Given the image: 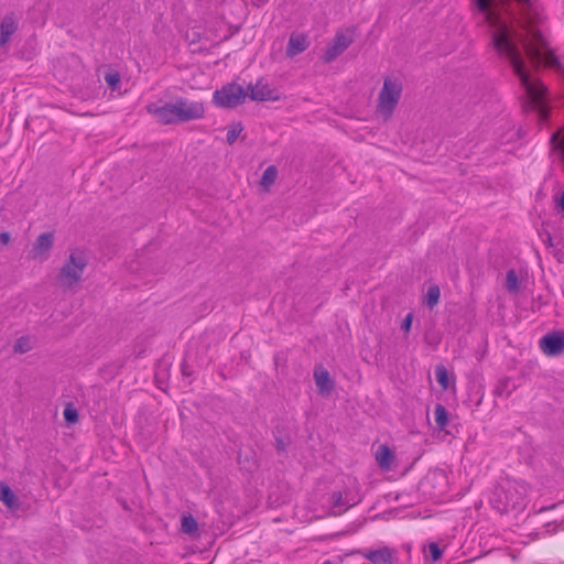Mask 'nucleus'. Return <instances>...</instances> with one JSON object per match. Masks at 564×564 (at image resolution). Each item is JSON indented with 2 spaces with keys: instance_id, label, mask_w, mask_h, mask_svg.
<instances>
[{
  "instance_id": "obj_33",
  "label": "nucleus",
  "mask_w": 564,
  "mask_h": 564,
  "mask_svg": "<svg viewBox=\"0 0 564 564\" xmlns=\"http://www.w3.org/2000/svg\"><path fill=\"white\" fill-rule=\"evenodd\" d=\"M510 133H511V135L508 139H506V140L502 139L501 143H508V142H510L513 139L514 135H518V132H516L513 130H510Z\"/></svg>"
},
{
  "instance_id": "obj_22",
  "label": "nucleus",
  "mask_w": 564,
  "mask_h": 564,
  "mask_svg": "<svg viewBox=\"0 0 564 564\" xmlns=\"http://www.w3.org/2000/svg\"><path fill=\"white\" fill-rule=\"evenodd\" d=\"M33 341L30 337H20L14 344V351L24 354L32 349Z\"/></svg>"
},
{
  "instance_id": "obj_12",
  "label": "nucleus",
  "mask_w": 564,
  "mask_h": 564,
  "mask_svg": "<svg viewBox=\"0 0 564 564\" xmlns=\"http://www.w3.org/2000/svg\"><path fill=\"white\" fill-rule=\"evenodd\" d=\"M376 460L381 469L388 471L394 462V454L387 445H380L376 452Z\"/></svg>"
},
{
  "instance_id": "obj_30",
  "label": "nucleus",
  "mask_w": 564,
  "mask_h": 564,
  "mask_svg": "<svg viewBox=\"0 0 564 564\" xmlns=\"http://www.w3.org/2000/svg\"><path fill=\"white\" fill-rule=\"evenodd\" d=\"M10 239H11V237H10V235L8 232H1L0 234V242L2 245L9 243Z\"/></svg>"
},
{
  "instance_id": "obj_1",
  "label": "nucleus",
  "mask_w": 564,
  "mask_h": 564,
  "mask_svg": "<svg viewBox=\"0 0 564 564\" xmlns=\"http://www.w3.org/2000/svg\"><path fill=\"white\" fill-rule=\"evenodd\" d=\"M479 23L488 26L497 55L510 66H557L541 29L536 0H470Z\"/></svg>"
},
{
  "instance_id": "obj_21",
  "label": "nucleus",
  "mask_w": 564,
  "mask_h": 564,
  "mask_svg": "<svg viewBox=\"0 0 564 564\" xmlns=\"http://www.w3.org/2000/svg\"><path fill=\"white\" fill-rule=\"evenodd\" d=\"M435 377L438 384L446 390L448 388L449 381H448V372L447 369L440 365L435 368Z\"/></svg>"
},
{
  "instance_id": "obj_26",
  "label": "nucleus",
  "mask_w": 564,
  "mask_h": 564,
  "mask_svg": "<svg viewBox=\"0 0 564 564\" xmlns=\"http://www.w3.org/2000/svg\"><path fill=\"white\" fill-rule=\"evenodd\" d=\"M64 419L67 423H76L78 420L77 410L70 405H67L63 412Z\"/></svg>"
},
{
  "instance_id": "obj_13",
  "label": "nucleus",
  "mask_w": 564,
  "mask_h": 564,
  "mask_svg": "<svg viewBox=\"0 0 564 564\" xmlns=\"http://www.w3.org/2000/svg\"><path fill=\"white\" fill-rule=\"evenodd\" d=\"M316 386L321 393H329L333 389V381L326 369L319 367L314 372Z\"/></svg>"
},
{
  "instance_id": "obj_8",
  "label": "nucleus",
  "mask_w": 564,
  "mask_h": 564,
  "mask_svg": "<svg viewBox=\"0 0 564 564\" xmlns=\"http://www.w3.org/2000/svg\"><path fill=\"white\" fill-rule=\"evenodd\" d=\"M247 93L248 97L254 101H274L280 98L279 91L271 88L269 83L263 78L258 79L256 84H250Z\"/></svg>"
},
{
  "instance_id": "obj_29",
  "label": "nucleus",
  "mask_w": 564,
  "mask_h": 564,
  "mask_svg": "<svg viewBox=\"0 0 564 564\" xmlns=\"http://www.w3.org/2000/svg\"><path fill=\"white\" fill-rule=\"evenodd\" d=\"M333 500H334L335 506L338 508L348 509L349 507H351L354 505V502L344 501L343 495L340 492H334Z\"/></svg>"
},
{
  "instance_id": "obj_18",
  "label": "nucleus",
  "mask_w": 564,
  "mask_h": 564,
  "mask_svg": "<svg viewBox=\"0 0 564 564\" xmlns=\"http://www.w3.org/2000/svg\"><path fill=\"white\" fill-rule=\"evenodd\" d=\"M441 291L437 285H431L425 295V304L433 308L440 301Z\"/></svg>"
},
{
  "instance_id": "obj_19",
  "label": "nucleus",
  "mask_w": 564,
  "mask_h": 564,
  "mask_svg": "<svg viewBox=\"0 0 564 564\" xmlns=\"http://www.w3.org/2000/svg\"><path fill=\"white\" fill-rule=\"evenodd\" d=\"M198 525L197 521L193 516H183L182 517V531L186 534H195L197 532Z\"/></svg>"
},
{
  "instance_id": "obj_25",
  "label": "nucleus",
  "mask_w": 564,
  "mask_h": 564,
  "mask_svg": "<svg viewBox=\"0 0 564 564\" xmlns=\"http://www.w3.org/2000/svg\"><path fill=\"white\" fill-rule=\"evenodd\" d=\"M105 80L112 90H116L120 83V75L116 70H109L105 75Z\"/></svg>"
},
{
  "instance_id": "obj_28",
  "label": "nucleus",
  "mask_w": 564,
  "mask_h": 564,
  "mask_svg": "<svg viewBox=\"0 0 564 564\" xmlns=\"http://www.w3.org/2000/svg\"><path fill=\"white\" fill-rule=\"evenodd\" d=\"M429 554L431 556V561L434 563L441 558L442 551L438 545L433 542L429 544Z\"/></svg>"
},
{
  "instance_id": "obj_10",
  "label": "nucleus",
  "mask_w": 564,
  "mask_h": 564,
  "mask_svg": "<svg viewBox=\"0 0 564 564\" xmlns=\"http://www.w3.org/2000/svg\"><path fill=\"white\" fill-rule=\"evenodd\" d=\"M54 236L52 232H44L40 235L33 245L30 256L33 259L45 260L53 246Z\"/></svg>"
},
{
  "instance_id": "obj_2",
  "label": "nucleus",
  "mask_w": 564,
  "mask_h": 564,
  "mask_svg": "<svg viewBox=\"0 0 564 564\" xmlns=\"http://www.w3.org/2000/svg\"><path fill=\"white\" fill-rule=\"evenodd\" d=\"M147 110L162 124H173L197 120L205 115V105L202 101L177 97L165 104L151 102Z\"/></svg>"
},
{
  "instance_id": "obj_4",
  "label": "nucleus",
  "mask_w": 564,
  "mask_h": 564,
  "mask_svg": "<svg viewBox=\"0 0 564 564\" xmlns=\"http://www.w3.org/2000/svg\"><path fill=\"white\" fill-rule=\"evenodd\" d=\"M86 264L87 257L83 250L72 251L69 260L63 265L61 270L59 282L64 286L72 288L82 279Z\"/></svg>"
},
{
  "instance_id": "obj_34",
  "label": "nucleus",
  "mask_w": 564,
  "mask_h": 564,
  "mask_svg": "<svg viewBox=\"0 0 564 564\" xmlns=\"http://www.w3.org/2000/svg\"><path fill=\"white\" fill-rule=\"evenodd\" d=\"M323 564H330L329 562H324Z\"/></svg>"
},
{
  "instance_id": "obj_3",
  "label": "nucleus",
  "mask_w": 564,
  "mask_h": 564,
  "mask_svg": "<svg viewBox=\"0 0 564 564\" xmlns=\"http://www.w3.org/2000/svg\"><path fill=\"white\" fill-rule=\"evenodd\" d=\"M529 486L517 479L503 480L494 491L490 503L500 513L521 512L528 505Z\"/></svg>"
},
{
  "instance_id": "obj_31",
  "label": "nucleus",
  "mask_w": 564,
  "mask_h": 564,
  "mask_svg": "<svg viewBox=\"0 0 564 564\" xmlns=\"http://www.w3.org/2000/svg\"><path fill=\"white\" fill-rule=\"evenodd\" d=\"M411 323H412V316H411V314H409L403 322V327L405 328V330L410 329Z\"/></svg>"
},
{
  "instance_id": "obj_11",
  "label": "nucleus",
  "mask_w": 564,
  "mask_h": 564,
  "mask_svg": "<svg viewBox=\"0 0 564 564\" xmlns=\"http://www.w3.org/2000/svg\"><path fill=\"white\" fill-rule=\"evenodd\" d=\"M307 35L303 33H292L286 46V55L290 57L296 56L308 47Z\"/></svg>"
},
{
  "instance_id": "obj_9",
  "label": "nucleus",
  "mask_w": 564,
  "mask_h": 564,
  "mask_svg": "<svg viewBox=\"0 0 564 564\" xmlns=\"http://www.w3.org/2000/svg\"><path fill=\"white\" fill-rule=\"evenodd\" d=\"M540 348L546 356H558L564 351V333H553L540 339Z\"/></svg>"
},
{
  "instance_id": "obj_32",
  "label": "nucleus",
  "mask_w": 564,
  "mask_h": 564,
  "mask_svg": "<svg viewBox=\"0 0 564 564\" xmlns=\"http://www.w3.org/2000/svg\"><path fill=\"white\" fill-rule=\"evenodd\" d=\"M556 205L564 213V192L561 194V197L557 199Z\"/></svg>"
},
{
  "instance_id": "obj_23",
  "label": "nucleus",
  "mask_w": 564,
  "mask_h": 564,
  "mask_svg": "<svg viewBox=\"0 0 564 564\" xmlns=\"http://www.w3.org/2000/svg\"><path fill=\"white\" fill-rule=\"evenodd\" d=\"M506 288L510 292L519 290V279L514 270H509L506 275Z\"/></svg>"
},
{
  "instance_id": "obj_16",
  "label": "nucleus",
  "mask_w": 564,
  "mask_h": 564,
  "mask_svg": "<svg viewBox=\"0 0 564 564\" xmlns=\"http://www.w3.org/2000/svg\"><path fill=\"white\" fill-rule=\"evenodd\" d=\"M276 177L278 169L274 165H270L263 172L260 184L264 189H269L270 186L275 182Z\"/></svg>"
},
{
  "instance_id": "obj_20",
  "label": "nucleus",
  "mask_w": 564,
  "mask_h": 564,
  "mask_svg": "<svg viewBox=\"0 0 564 564\" xmlns=\"http://www.w3.org/2000/svg\"><path fill=\"white\" fill-rule=\"evenodd\" d=\"M551 142L554 149L560 151L562 160L564 161V127L552 135Z\"/></svg>"
},
{
  "instance_id": "obj_15",
  "label": "nucleus",
  "mask_w": 564,
  "mask_h": 564,
  "mask_svg": "<svg viewBox=\"0 0 564 564\" xmlns=\"http://www.w3.org/2000/svg\"><path fill=\"white\" fill-rule=\"evenodd\" d=\"M0 501H2L10 510L18 508V499L11 488L6 484H0Z\"/></svg>"
},
{
  "instance_id": "obj_17",
  "label": "nucleus",
  "mask_w": 564,
  "mask_h": 564,
  "mask_svg": "<svg viewBox=\"0 0 564 564\" xmlns=\"http://www.w3.org/2000/svg\"><path fill=\"white\" fill-rule=\"evenodd\" d=\"M435 422L438 429L443 430L448 423V414L442 404H436L434 410Z\"/></svg>"
},
{
  "instance_id": "obj_7",
  "label": "nucleus",
  "mask_w": 564,
  "mask_h": 564,
  "mask_svg": "<svg viewBox=\"0 0 564 564\" xmlns=\"http://www.w3.org/2000/svg\"><path fill=\"white\" fill-rule=\"evenodd\" d=\"M354 41V32L345 30L338 32L333 42L327 46L324 53L325 62L329 63L343 54Z\"/></svg>"
},
{
  "instance_id": "obj_6",
  "label": "nucleus",
  "mask_w": 564,
  "mask_h": 564,
  "mask_svg": "<svg viewBox=\"0 0 564 564\" xmlns=\"http://www.w3.org/2000/svg\"><path fill=\"white\" fill-rule=\"evenodd\" d=\"M248 97L247 90L239 84L230 83L215 90L213 102L219 108H235Z\"/></svg>"
},
{
  "instance_id": "obj_5",
  "label": "nucleus",
  "mask_w": 564,
  "mask_h": 564,
  "mask_svg": "<svg viewBox=\"0 0 564 564\" xmlns=\"http://www.w3.org/2000/svg\"><path fill=\"white\" fill-rule=\"evenodd\" d=\"M402 91V84L397 78H386L383 87L379 94L378 110L384 118L391 116Z\"/></svg>"
},
{
  "instance_id": "obj_27",
  "label": "nucleus",
  "mask_w": 564,
  "mask_h": 564,
  "mask_svg": "<svg viewBox=\"0 0 564 564\" xmlns=\"http://www.w3.org/2000/svg\"><path fill=\"white\" fill-rule=\"evenodd\" d=\"M390 557V554L386 551H375L370 553L369 560L378 563V562H386Z\"/></svg>"
},
{
  "instance_id": "obj_14",
  "label": "nucleus",
  "mask_w": 564,
  "mask_h": 564,
  "mask_svg": "<svg viewBox=\"0 0 564 564\" xmlns=\"http://www.w3.org/2000/svg\"><path fill=\"white\" fill-rule=\"evenodd\" d=\"M17 30V21L13 17H6L1 22L0 43L4 45Z\"/></svg>"
},
{
  "instance_id": "obj_24",
  "label": "nucleus",
  "mask_w": 564,
  "mask_h": 564,
  "mask_svg": "<svg viewBox=\"0 0 564 564\" xmlns=\"http://www.w3.org/2000/svg\"><path fill=\"white\" fill-rule=\"evenodd\" d=\"M242 131V127L240 123H235V124H231L228 130H227V134H226V140L229 144H232L235 143V141L238 139L239 134L241 133Z\"/></svg>"
}]
</instances>
